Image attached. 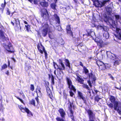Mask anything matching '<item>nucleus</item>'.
<instances>
[{
	"label": "nucleus",
	"mask_w": 121,
	"mask_h": 121,
	"mask_svg": "<svg viewBox=\"0 0 121 121\" xmlns=\"http://www.w3.org/2000/svg\"><path fill=\"white\" fill-rule=\"evenodd\" d=\"M112 8L110 7H107L106 8L107 14H105L104 15V21L106 22H108L111 25V28L112 30L116 31V36L119 39L121 40V30L119 28L116 27L115 22L110 17L111 13Z\"/></svg>",
	"instance_id": "nucleus-1"
},
{
	"label": "nucleus",
	"mask_w": 121,
	"mask_h": 121,
	"mask_svg": "<svg viewBox=\"0 0 121 121\" xmlns=\"http://www.w3.org/2000/svg\"><path fill=\"white\" fill-rule=\"evenodd\" d=\"M0 39L2 42H4L2 43L4 47L8 52L13 53L14 52L12 46L10 43H9L8 45L7 43L9 42L8 37L5 36L4 35V32L2 30H0Z\"/></svg>",
	"instance_id": "nucleus-2"
},
{
	"label": "nucleus",
	"mask_w": 121,
	"mask_h": 121,
	"mask_svg": "<svg viewBox=\"0 0 121 121\" xmlns=\"http://www.w3.org/2000/svg\"><path fill=\"white\" fill-rule=\"evenodd\" d=\"M110 99L111 103L113 104L114 108L117 111L119 114L121 115V103L118 101H116L115 97L111 96Z\"/></svg>",
	"instance_id": "nucleus-3"
},
{
	"label": "nucleus",
	"mask_w": 121,
	"mask_h": 121,
	"mask_svg": "<svg viewBox=\"0 0 121 121\" xmlns=\"http://www.w3.org/2000/svg\"><path fill=\"white\" fill-rule=\"evenodd\" d=\"M107 56L111 59L114 61V65H119L121 62V58L118 57L116 55L111 53L110 52H107Z\"/></svg>",
	"instance_id": "nucleus-4"
},
{
	"label": "nucleus",
	"mask_w": 121,
	"mask_h": 121,
	"mask_svg": "<svg viewBox=\"0 0 121 121\" xmlns=\"http://www.w3.org/2000/svg\"><path fill=\"white\" fill-rule=\"evenodd\" d=\"M83 72H84L85 73L88 75L90 78V80L87 81L90 86L91 87H92L91 85V81L92 83H93L96 80V78L94 75H93L92 73L89 74V71L88 70L85 66L83 67Z\"/></svg>",
	"instance_id": "nucleus-5"
},
{
	"label": "nucleus",
	"mask_w": 121,
	"mask_h": 121,
	"mask_svg": "<svg viewBox=\"0 0 121 121\" xmlns=\"http://www.w3.org/2000/svg\"><path fill=\"white\" fill-rule=\"evenodd\" d=\"M50 27H51L49 26L48 25L47 23L45 24L42 27L43 29L41 32L42 35L43 36L45 37L48 34V31H49V28Z\"/></svg>",
	"instance_id": "nucleus-6"
},
{
	"label": "nucleus",
	"mask_w": 121,
	"mask_h": 121,
	"mask_svg": "<svg viewBox=\"0 0 121 121\" xmlns=\"http://www.w3.org/2000/svg\"><path fill=\"white\" fill-rule=\"evenodd\" d=\"M58 111L62 118L57 117L56 118V120L58 121H65L64 119H64L65 118L66 113L65 111L63 109L61 108Z\"/></svg>",
	"instance_id": "nucleus-7"
},
{
	"label": "nucleus",
	"mask_w": 121,
	"mask_h": 121,
	"mask_svg": "<svg viewBox=\"0 0 121 121\" xmlns=\"http://www.w3.org/2000/svg\"><path fill=\"white\" fill-rule=\"evenodd\" d=\"M59 62L60 64L59 66L56 64L55 62L53 63V65L54 68L56 69V68L55 66V65H56L58 67L57 69H59L60 71H61L63 70H64L65 69V67L63 63L62 60L60 59L59 60Z\"/></svg>",
	"instance_id": "nucleus-8"
},
{
	"label": "nucleus",
	"mask_w": 121,
	"mask_h": 121,
	"mask_svg": "<svg viewBox=\"0 0 121 121\" xmlns=\"http://www.w3.org/2000/svg\"><path fill=\"white\" fill-rule=\"evenodd\" d=\"M66 80L68 85L69 88L70 90H72L74 91H75L76 90L72 85V82L70 78L67 77L66 78Z\"/></svg>",
	"instance_id": "nucleus-9"
},
{
	"label": "nucleus",
	"mask_w": 121,
	"mask_h": 121,
	"mask_svg": "<svg viewBox=\"0 0 121 121\" xmlns=\"http://www.w3.org/2000/svg\"><path fill=\"white\" fill-rule=\"evenodd\" d=\"M95 41L97 43L98 45H99L100 47H102L104 46L105 44L100 39L98 38H96Z\"/></svg>",
	"instance_id": "nucleus-10"
},
{
	"label": "nucleus",
	"mask_w": 121,
	"mask_h": 121,
	"mask_svg": "<svg viewBox=\"0 0 121 121\" xmlns=\"http://www.w3.org/2000/svg\"><path fill=\"white\" fill-rule=\"evenodd\" d=\"M68 100L69 102V106H68V108L69 109L70 112V113L69 115L70 117L71 118L73 121H75L74 118L73 116V112L71 109V108H72V104L71 102H69V99Z\"/></svg>",
	"instance_id": "nucleus-11"
},
{
	"label": "nucleus",
	"mask_w": 121,
	"mask_h": 121,
	"mask_svg": "<svg viewBox=\"0 0 121 121\" xmlns=\"http://www.w3.org/2000/svg\"><path fill=\"white\" fill-rule=\"evenodd\" d=\"M52 31V27H49L48 31L49 37L51 39H53L55 37L54 33Z\"/></svg>",
	"instance_id": "nucleus-12"
},
{
	"label": "nucleus",
	"mask_w": 121,
	"mask_h": 121,
	"mask_svg": "<svg viewBox=\"0 0 121 121\" xmlns=\"http://www.w3.org/2000/svg\"><path fill=\"white\" fill-rule=\"evenodd\" d=\"M53 18L56 22V26H59L60 23V19L59 17L57 14H55L53 16Z\"/></svg>",
	"instance_id": "nucleus-13"
},
{
	"label": "nucleus",
	"mask_w": 121,
	"mask_h": 121,
	"mask_svg": "<svg viewBox=\"0 0 121 121\" xmlns=\"http://www.w3.org/2000/svg\"><path fill=\"white\" fill-rule=\"evenodd\" d=\"M43 18L46 20H48L49 18V15L47 10L45 9L44 10V12L42 13V15Z\"/></svg>",
	"instance_id": "nucleus-14"
},
{
	"label": "nucleus",
	"mask_w": 121,
	"mask_h": 121,
	"mask_svg": "<svg viewBox=\"0 0 121 121\" xmlns=\"http://www.w3.org/2000/svg\"><path fill=\"white\" fill-rule=\"evenodd\" d=\"M114 15L115 18V20L117 22H119L121 23V17L117 13L114 14Z\"/></svg>",
	"instance_id": "nucleus-15"
},
{
	"label": "nucleus",
	"mask_w": 121,
	"mask_h": 121,
	"mask_svg": "<svg viewBox=\"0 0 121 121\" xmlns=\"http://www.w3.org/2000/svg\"><path fill=\"white\" fill-rule=\"evenodd\" d=\"M66 30L67 33L73 37V33L71 30V27L70 25H68L67 26Z\"/></svg>",
	"instance_id": "nucleus-16"
},
{
	"label": "nucleus",
	"mask_w": 121,
	"mask_h": 121,
	"mask_svg": "<svg viewBox=\"0 0 121 121\" xmlns=\"http://www.w3.org/2000/svg\"><path fill=\"white\" fill-rule=\"evenodd\" d=\"M78 96L80 97V99H82L84 101H85L86 99L83 96V94L80 91H78Z\"/></svg>",
	"instance_id": "nucleus-17"
},
{
	"label": "nucleus",
	"mask_w": 121,
	"mask_h": 121,
	"mask_svg": "<svg viewBox=\"0 0 121 121\" xmlns=\"http://www.w3.org/2000/svg\"><path fill=\"white\" fill-rule=\"evenodd\" d=\"M85 35H86L87 36H91L92 37L95 35V33L92 30H91L89 32H88L87 34L83 35V36Z\"/></svg>",
	"instance_id": "nucleus-18"
},
{
	"label": "nucleus",
	"mask_w": 121,
	"mask_h": 121,
	"mask_svg": "<svg viewBox=\"0 0 121 121\" xmlns=\"http://www.w3.org/2000/svg\"><path fill=\"white\" fill-rule=\"evenodd\" d=\"M46 89L48 95L51 98L52 97V95L51 90L48 87H47Z\"/></svg>",
	"instance_id": "nucleus-19"
},
{
	"label": "nucleus",
	"mask_w": 121,
	"mask_h": 121,
	"mask_svg": "<svg viewBox=\"0 0 121 121\" xmlns=\"http://www.w3.org/2000/svg\"><path fill=\"white\" fill-rule=\"evenodd\" d=\"M57 77L59 79L62 78L63 74L62 71H60L57 72Z\"/></svg>",
	"instance_id": "nucleus-20"
},
{
	"label": "nucleus",
	"mask_w": 121,
	"mask_h": 121,
	"mask_svg": "<svg viewBox=\"0 0 121 121\" xmlns=\"http://www.w3.org/2000/svg\"><path fill=\"white\" fill-rule=\"evenodd\" d=\"M97 64L100 67V66H102L104 69L105 68V65L103 62L100 61H98L97 62Z\"/></svg>",
	"instance_id": "nucleus-21"
},
{
	"label": "nucleus",
	"mask_w": 121,
	"mask_h": 121,
	"mask_svg": "<svg viewBox=\"0 0 121 121\" xmlns=\"http://www.w3.org/2000/svg\"><path fill=\"white\" fill-rule=\"evenodd\" d=\"M65 64L66 66L68 67L69 69L70 68V63L69 61L67 59H65Z\"/></svg>",
	"instance_id": "nucleus-22"
},
{
	"label": "nucleus",
	"mask_w": 121,
	"mask_h": 121,
	"mask_svg": "<svg viewBox=\"0 0 121 121\" xmlns=\"http://www.w3.org/2000/svg\"><path fill=\"white\" fill-rule=\"evenodd\" d=\"M40 4L43 7H46L48 6V3L46 2H40Z\"/></svg>",
	"instance_id": "nucleus-23"
},
{
	"label": "nucleus",
	"mask_w": 121,
	"mask_h": 121,
	"mask_svg": "<svg viewBox=\"0 0 121 121\" xmlns=\"http://www.w3.org/2000/svg\"><path fill=\"white\" fill-rule=\"evenodd\" d=\"M110 1V0H104L102 2H101V7H102L104 6L105 4L107 3H109V2Z\"/></svg>",
	"instance_id": "nucleus-24"
},
{
	"label": "nucleus",
	"mask_w": 121,
	"mask_h": 121,
	"mask_svg": "<svg viewBox=\"0 0 121 121\" xmlns=\"http://www.w3.org/2000/svg\"><path fill=\"white\" fill-rule=\"evenodd\" d=\"M98 28H100L101 29H102L104 32L108 31V29L106 26L99 25L98 26Z\"/></svg>",
	"instance_id": "nucleus-25"
},
{
	"label": "nucleus",
	"mask_w": 121,
	"mask_h": 121,
	"mask_svg": "<svg viewBox=\"0 0 121 121\" xmlns=\"http://www.w3.org/2000/svg\"><path fill=\"white\" fill-rule=\"evenodd\" d=\"M103 36L106 39H108V38L109 37V35L108 31L104 32Z\"/></svg>",
	"instance_id": "nucleus-26"
},
{
	"label": "nucleus",
	"mask_w": 121,
	"mask_h": 121,
	"mask_svg": "<svg viewBox=\"0 0 121 121\" xmlns=\"http://www.w3.org/2000/svg\"><path fill=\"white\" fill-rule=\"evenodd\" d=\"M36 92L37 93V96L39 97H41L42 95V94L40 90L38 89H36Z\"/></svg>",
	"instance_id": "nucleus-27"
},
{
	"label": "nucleus",
	"mask_w": 121,
	"mask_h": 121,
	"mask_svg": "<svg viewBox=\"0 0 121 121\" xmlns=\"http://www.w3.org/2000/svg\"><path fill=\"white\" fill-rule=\"evenodd\" d=\"M76 80L78 82L80 83L81 84H83L84 80L82 78L80 77L79 78H77Z\"/></svg>",
	"instance_id": "nucleus-28"
},
{
	"label": "nucleus",
	"mask_w": 121,
	"mask_h": 121,
	"mask_svg": "<svg viewBox=\"0 0 121 121\" xmlns=\"http://www.w3.org/2000/svg\"><path fill=\"white\" fill-rule=\"evenodd\" d=\"M18 107L21 110V111L23 112H25L26 111V110L27 108H24L22 105L18 106Z\"/></svg>",
	"instance_id": "nucleus-29"
},
{
	"label": "nucleus",
	"mask_w": 121,
	"mask_h": 121,
	"mask_svg": "<svg viewBox=\"0 0 121 121\" xmlns=\"http://www.w3.org/2000/svg\"><path fill=\"white\" fill-rule=\"evenodd\" d=\"M25 112L27 113L28 116L30 117L33 116V114L27 108L26 109Z\"/></svg>",
	"instance_id": "nucleus-30"
},
{
	"label": "nucleus",
	"mask_w": 121,
	"mask_h": 121,
	"mask_svg": "<svg viewBox=\"0 0 121 121\" xmlns=\"http://www.w3.org/2000/svg\"><path fill=\"white\" fill-rule=\"evenodd\" d=\"M31 3H33L35 4H37L38 3L39 1L38 0H28Z\"/></svg>",
	"instance_id": "nucleus-31"
},
{
	"label": "nucleus",
	"mask_w": 121,
	"mask_h": 121,
	"mask_svg": "<svg viewBox=\"0 0 121 121\" xmlns=\"http://www.w3.org/2000/svg\"><path fill=\"white\" fill-rule=\"evenodd\" d=\"M41 46L42 47L43 51L44 53L45 58H46L48 56V54H47V52L45 50L43 46V45L42 44H41Z\"/></svg>",
	"instance_id": "nucleus-32"
},
{
	"label": "nucleus",
	"mask_w": 121,
	"mask_h": 121,
	"mask_svg": "<svg viewBox=\"0 0 121 121\" xmlns=\"http://www.w3.org/2000/svg\"><path fill=\"white\" fill-rule=\"evenodd\" d=\"M107 105L110 108L112 109H113V108H114L113 104L111 103H108L107 104Z\"/></svg>",
	"instance_id": "nucleus-33"
},
{
	"label": "nucleus",
	"mask_w": 121,
	"mask_h": 121,
	"mask_svg": "<svg viewBox=\"0 0 121 121\" xmlns=\"http://www.w3.org/2000/svg\"><path fill=\"white\" fill-rule=\"evenodd\" d=\"M30 103L32 105H33L34 106H35V100L33 99H32L30 101Z\"/></svg>",
	"instance_id": "nucleus-34"
},
{
	"label": "nucleus",
	"mask_w": 121,
	"mask_h": 121,
	"mask_svg": "<svg viewBox=\"0 0 121 121\" xmlns=\"http://www.w3.org/2000/svg\"><path fill=\"white\" fill-rule=\"evenodd\" d=\"M7 65L6 64H4L2 65V68L1 69V70H2L3 69H6V68L7 67Z\"/></svg>",
	"instance_id": "nucleus-35"
},
{
	"label": "nucleus",
	"mask_w": 121,
	"mask_h": 121,
	"mask_svg": "<svg viewBox=\"0 0 121 121\" xmlns=\"http://www.w3.org/2000/svg\"><path fill=\"white\" fill-rule=\"evenodd\" d=\"M56 6V4L55 3L52 4L51 5V7L52 8L54 9H55Z\"/></svg>",
	"instance_id": "nucleus-36"
},
{
	"label": "nucleus",
	"mask_w": 121,
	"mask_h": 121,
	"mask_svg": "<svg viewBox=\"0 0 121 121\" xmlns=\"http://www.w3.org/2000/svg\"><path fill=\"white\" fill-rule=\"evenodd\" d=\"M6 4V2H4V4H1V6L2 7V10H3L4 9V7L5 6Z\"/></svg>",
	"instance_id": "nucleus-37"
},
{
	"label": "nucleus",
	"mask_w": 121,
	"mask_h": 121,
	"mask_svg": "<svg viewBox=\"0 0 121 121\" xmlns=\"http://www.w3.org/2000/svg\"><path fill=\"white\" fill-rule=\"evenodd\" d=\"M30 89L31 90L33 91L34 90V85L32 84H31L30 85Z\"/></svg>",
	"instance_id": "nucleus-38"
},
{
	"label": "nucleus",
	"mask_w": 121,
	"mask_h": 121,
	"mask_svg": "<svg viewBox=\"0 0 121 121\" xmlns=\"http://www.w3.org/2000/svg\"><path fill=\"white\" fill-rule=\"evenodd\" d=\"M60 43L61 45H63L64 43V42L63 40L61 39L60 40Z\"/></svg>",
	"instance_id": "nucleus-39"
},
{
	"label": "nucleus",
	"mask_w": 121,
	"mask_h": 121,
	"mask_svg": "<svg viewBox=\"0 0 121 121\" xmlns=\"http://www.w3.org/2000/svg\"><path fill=\"white\" fill-rule=\"evenodd\" d=\"M82 86L83 88H85L87 89H88L89 88L88 86L85 84H84L82 85Z\"/></svg>",
	"instance_id": "nucleus-40"
},
{
	"label": "nucleus",
	"mask_w": 121,
	"mask_h": 121,
	"mask_svg": "<svg viewBox=\"0 0 121 121\" xmlns=\"http://www.w3.org/2000/svg\"><path fill=\"white\" fill-rule=\"evenodd\" d=\"M38 48L39 50V51L41 53H43V51L41 50L40 49V47L39 46H38Z\"/></svg>",
	"instance_id": "nucleus-41"
},
{
	"label": "nucleus",
	"mask_w": 121,
	"mask_h": 121,
	"mask_svg": "<svg viewBox=\"0 0 121 121\" xmlns=\"http://www.w3.org/2000/svg\"><path fill=\"white\" fill-rule=\"evenodd\" d=\"M52 83V84H54V78L53 76H52L51 78Z\"/></svg>",
	"instance_id": "nucleus-42"
},
{
	"label": "nucleus",
	"mask_w": 121,
	"mask_h": 121,
	"mask_svg": "<svg viewBox=\"0 0 121 121\" xmlns=\"http://www.w3.org/2000/svg\"><path fill=\"white\" fill-rule=\"evenodd\" d=\"M95 101H96L97 102H98L99 101V99H98V96H97L95 97Z\"/></svg>",
	"instance_id": "nucleus-43"
},
{
	"label": "nucleus",
	"mask_w": 121,
	"mask_h": 121,
	"mask_svg": "<svg viewBox=\"0 0 121 121\" xmlns=\"http://www.w3.org/2000/svg\"><path fill=\"white\" fill-rule=\"evenodd\" d=\"M16 23V24H18L19 23V22L18 19H17L15 20Z\"/></svg>",
	"instance_id": "nucleus-44"
},
{
	"label": "nucleus",
	"mask_w": 121,
	"mask_h": 121,
	"mask_svg": "<svg viewBox=\"0 0 121 121\" xmlns=\"http://www.w3.org/2000/svg\"><path fill=\"white\" fill-rule=\"evenodd\" d=\"M76 75L77 77L76 78V79H77V78H79L81 77V76L78 73H76Z\"/></svg>",
	"instance_id": "nucleus-45"
},
{
	"label": "nucleus",
	"mask_w": 121,
	"mask_h": 121,
	"mask_svg": "<svg viewBox=\"0 0 121 121\" xmlns=\"http://www.w3.org/2000/svg\"><path fill=\"white\" fill-rule=\"evenodd\" d=\"M69 93L70 94V96H72L74 95V93L73 92L71 91H69Z\"/></svg>",
	"instance_id": "nucleus-46"
},
{
	"label": "nucleus",
	"mask_w": 121,
	"mask_h": 121,
	"mask_svg": "<svg viewBox=\"0 0 121 121\" xmlns=\"http://www.w3.org/2000/svg\"><path fill=\"white\" fill-rule=\"evenodd\" d=\"M16 97L18 99H19L22 103H23V101L22 99L18 97Z\"/></svg>",
	"instance_id": "nucleus-47"
},
{
	"label": "nucleus",
	"mask_w": 121,
	"mask_h": 121,
	"mask_svg": "<svg viewBox=\"0 0 121 121\" xmlns=\"http://www.w3.org/2000/svg\"><path fill=\"white\" fill-rule=\"evenodd\" d=\"M20 94L23 97H24L25 96L24 94L22 92H20Z\"/></svg>",
	"instance_id": "nucleus-48"
},
{
	"label": "nucleus",
	"mask_w": 121,
	"mask_h": 121,
	"mask_svg": "<svg viewBox=\"0 0 121 121\" xmlns=\"http://www.w3.org/2000/svg\"><path fill=\"white\" fill-rule=\"evenodd\" d=\"M109 75L110 76V78L113 80H114V78L110 74H109Z\"/></svg>",
	"instance_id": "nucleus-49"
},
{
	"label": "nucleus",
	"mask_w": 121,
	"mask_h": 121,
	"mask_svg": "<svg viewBox=\"0 0 121 121\" xmlns=\"http://www.w3.org/2000/svg\"><path fill=\"white\" fill-rule=\"evenodd\" d=\"M79 63H80V65L81 66H82L83 67H83H85V66H84L83 65L82 63L81 62H79Z\"/></svg>",
	"instance_id": "nucleus-50"
},
{
	"label": "nucleus",
	"mask_w": 121,
	"mask_h": 121,
	"mask_svg": "<svg viewBox=\"0 0 121 121\" xmlns=\"http://www.w3.org/2000/svg\"><path fill=\"white\" fill-rule=\"evenodd\" d=\"M64 99H65L66 100H67V99L68 100L69 99H69H67V96H64ZM69 102H70V101H69ZM69 103V102H68V103ZM68 106H69V104H68Z\"/></svg>",
	"instance_id": "nucleus-51"
},
{
	"label": "nucleus",
	"mask_w": 121,
	"mask_h": 121,
	"mask_svg": "<svg viewBox=\"0 0 121 121\" xmlns=\"http://www.w3.org/2000/svg\"><path fill=\"white\" fill-rule=\"evenodd\" d=\"M28 25H26L25 26L26 28V30H27V31H29V29H28Z\"/></svg>",
	"instance_id": "nucleus-52"
},
{
	"label": "nucleus",
	"mask_w": 121,
	"mask_h": 121,
	"mask_svg": "<svg viewBox=\"0 0 121 121\" xmlns=\"http://www.w3.org/2000/svg\"><path fill=\"white\" fill-rule=\"evenodd\" d=\"M58 29H57L59 31H60L61 30V27L60 26H59V27H58Z\"/></svg>",
	"instance_id": "nucleus-53"
},
{
	"label": "nucleus",
	"mask_w": 121,
	"mask_h": 121,
	"mask_svg": "<svg viewBox=\"0 0 121 121\" xmlns=\"http://www.w3.org/2000/svg\"><path fill=\"white\" fill-rule=\"evenodd\" d=\"M7 14L8 15H10V12L8 10H7Z\"/></svg>",
	"instance_id": "nucleus-54"
},
{
	"label": "nucleus",
	"mask_w": 121,
	"mask_h": 121,
	"mask_svg": "<svg viewBox=\"0 0 121 121\" xmlns=\"http://www.w3.org/2000/svg\"><path fill=\"white\" fill-rule=\"evenodd\" d=\"M35 99L36 100L37 102L38 103L39 102V100L38 98L37 97H36L35 98Z\"/></svg>",
	"instance_id": "nucleus-55"
},
{
	"label": "nucleus",
	"mask_w": 121,
	"mask_h": 121,
	"mask_svg": "<svg viewBox=\"0 0 121 121\" xmlns=\"http://www.w3.org/2000/svg\"><path fill=\"white\" fill-rule=\"evenodd\" d=\"M115 88L117 89L118 90H121V87L120 88H119L116 86L115 87Z\"/></svg>",
	"instance_id": "nucleus-56"
},
{
	"label": "nucleus",
	"mask_w": 121,
	"mask_h": 121,
	"mask_svg": "<svg viewBox=\"0 0 121 121\" xmlns=\"http://www.w3.org/2000/svg\"><path fill=\"white\" fill-rule=\"evenodd\" d=\"M2 96L1 95V93H0V101H1L2 100Z\"/></svg>",
	"instance_id": "nucleus-57"
},
{
	"label": "nucleus",
	"mask_w": 121,
	"mask_h": 121,
	"mask_svg": "<svg viewBox=\"0 0 121 121\" xmlns=\"http://www.w3.org/2000/svg\"><path fill=\"white\" fill-rule=\"evenodd\" d=\"M75 3H77V0H73Z\"/></svg>",
	"instance_id": "nucleus-58"
},
{
	"label": "nucleus",
	"mask_w": 121,
	"mask_h": 121,
	"mask_svg": "<svg viewBox=\"0 0 121 121\" xmlns=\"http://www.w3.org/2000/svg\"><path fill=\"white\" fill-rule=\"evenodd\" d=\"M24 23L26 24H28L27 22L26 21H24Z\"/></svg>",
	"instance_id": "nucleus-59"
},
{
	"label": "nucleus",
	"mask_w": 121,
	"mask_h": 121,
	"mask_svg": "<svg viewBox=\"0 0 121 121\" xmlns=\"http://www.w3.org/2000/svg\"><path fill=\"white\" fill-rule=\"evenodd\" d=\"M66 96L67 95L65 93H64V96Z\"/></svg>",
	"instance_id": "nucleus-60"
},
{
	"label": "nucleus",
	"mask_w": 121,
	"mask_h": 121,
	"mask_svg": "<svg viewBox=\"0 0 121 121\" xmlns=\"http://www.w3.org/2000/svg\"><path fill=\"white\" fill-rule=\"evenodd\" d=\"M8 67H9V65H10V62H9V61H8Z\"/></svg>",
	"instance_id": "nucleus-61"
},
{
	"label": "nucleus",
	"mask_w": 121,
	"mask_h": 121,
	"mask_svg": "<svg viewBox=\"0 0 121 121\" xmlns=\"http://www.w3.org/2000/svg\"><path fill=\"white\" fill-rule=\"evenodd\" d=\"M95 91L96 93H97V92H98V91L96 90H95Z\"/></svg>",
	"instance_id": "nucleus-62"
},
{
	"label": "nucleus",
	"mask_w": 121,
	"mask_h": 121,
	"mask_svg": "<svg viewBox=\"0 0 121 121\" xmlns=\"http://www.w3.org/2000/svg\"><path fill=\"white\" fill-rule=\"evenodd\" d=\"M54 74H56V70H55L54 71Z\"/></svg>",
	"instance_id": "nucleus-63"
},
{
	"label": "nucleus",
	"mask_w": 121,
	"mask_h": 121,
	"mask_svg": "<svg viewBox=\"0 0 121 121\" xmlns=\"http://www.w3.org/2000/svg\"><path fill=\"white\" fill-rule=\"evenodd\" d=\"M77 40L78 41V40H79V39L78 38H77Z\"/></svg>",
	"instance_id": "nucleus-64"
}]
</instances>
